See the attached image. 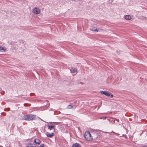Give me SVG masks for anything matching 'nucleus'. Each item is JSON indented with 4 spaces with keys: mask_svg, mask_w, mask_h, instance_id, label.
<instances>
[{
    "mask_svg": "<svg viewBox=\"0 0 147 147\" xmlns=\"http://www.w3.org/2000/svg\"><path fill=\"white\" fill-rule=\"evenodd\" d=\"M73 108V107L71 105H69L67 107V109H72Z\"/></svg>",
    "mask_w": 147,
    "mask_h": 147,
    "instance_id": "13",
    "label": "nucleus"
},
{
    "mask_svg": "<svg viewBox=\"0 0 147 147\" xmlns=\"http://www.w3.org/2000/svg\"><path fill=\"white\" fill-rule=\"evenodd\" d=\"M77 69L75 68H72L71 69V72L72 73H75L76 74L77 73Z\"/></svg>",
    "mask_w": 147,
    "mask_h": 147,
    "instance_id": "9",
    "label": "nucleus"
},
{
    "mask_svg": "<svg viewBox=\"0 0 147 147\" xmlns=\"http://www.w3.org/2000/svg\"><path fill=\"white\" fill-rule=\"evenodd\" d=\"M106 117H102L101 118V119H106Z\"/></svg>",
    "mask_w": 147,
    "mask_h": 147,
    "instance_id": "16",
    "label": "nucleus"
},
{
    "mask_svg": "<svg viewBox=\"0 0 147 147\" xmlns=\"http://www.w3.org/2000/svg\"><path fill=\"white\" fill-rule=\"evenodd\" d=\"M34 142L35 143L34 145L37 144L38 145L40 143V141L39 139L38 138H36L34 139Z\"/></svg>",
    "mask_w": 147,
    "mask_h": 147,
    "instance_id": "5",
    "label": "nucleus"
},
{
    "mask_svg": "<svg viewBox=\"0 0 147 147\" xmlns=\"http://www.w3.org/2000/svg\"><path fill=\"white\" fill-rule=\"evenodd\" d=\"M100 93L101 94L105 95L110 98H112L113 96V94L108 91H100Z\"/></svg>",
    "mask_w": 147,
    "mask_h": 147,
    "instance_id": "2",
    "label": "nucleus"
},
{
    "mask_svg": "<svg viewBox=\"0 0 147 147\" xmlns=\"http://www.w3.org/2000/svg\"><path fill=\"white\" fill-rule=\"evenodd\" d=\"M32 12L33 13L38 14L40 12V10L39 8L35 7L33 8Z\"/></svg>",
    "mask_w": 147,
    "mask_h": 147,
    "instance_id": "3",
    "label": "nucleus"
},
{
    "mask_svg": "<svg viewBox=\"0 0 147 147\" xmlns=\"http://www.w3.org/2000/svg\"><path fill=\"white\" fill-rule=\"evenodd\" d=\"M27 147H36V146H33L32 145V144H29Z\"/></svg>",
    "mask_w": 147,
    "mask_h": 147,
    "instance_id": "14",
    "label": "nucleus"
},
{
    "mask_svg": "<svg viewBox=\"0 0 147 147\" xmlns=\"http://www.w3.org/2000/svg\"><path fill=\"white\" fill-rule=\"evenodd\" d=\"M22 120H28V115H25L24 116L22 117Z\"/></svg>",
    "mask_w": 147,
    "mask_h": 147,
    "instance_id": "8",
    "label": "nucleus"
},
{
    "mask_svg": "<svg viewBox=\"0 0 147 147\" xmlns=\"http://www.w3.org/2000/svg\"><path fill=\"white\" fill-rule=\"evenodd\" d=\"M91 30L94 31H98V30H97V28L94 29H91Z\"/></svg>",
    "mask_w": 147,
    "mask_h": 147,
    "instance_id": "15",
    "label": "nucleus"
},
{
    "mask_svg": "<svg viewBox=\"0 0 147 147\" xmlns=\"http://www.w3.org/2000/svg\"><path fill=\"white\" fill-rule=\"evenodd\" d=\"M5 49H4V47H0V51L2 52H4L5 51Z\"/></svg>",
    "mask_w": 147,
    "mask_h": 147,
    "instance_id": "12",
    "label": "nucleus"
},
{
    "mask_svg": "<svg viewBox=\"0 0 147 147\" xmlns=\"http://www.w3.org/2000/svg\"><path fill=\"white\" fill-rule=\"evenodd\" d=\"M72 147H80V145L76 143L73 145Z\"/></svg>",
    "mask_w": 147,
    "mask_h": 147,
    "instance_id": "11",
    "label": "nucleus"
},
{
    "mask_svg": "<svg viewBox=\"0 0 147 147\" xmlns=\"http://www.w3.org/2000/svg\"><path fill=\"white\" fill-rule=\"evenodd\" d=\"M40 147H44V145L43 144H41L40 145Z\"/></svg>",
    "mask_w": 147,
    "mask_h": 147,
    "instance_id": "17",
    "label": "nucleus"
},
{
    "mask_svg": "<svg viewBox=\"0 0 147 147\" xmlns=\"http://www.w3.org/2000/svg\"><path fill=\"white\" fill-rule=\"evenodd\" d=\"M28 116L29 121L34 120L35 118V115H28Z\"/></svg>",
    "mask_w": 147,
    "mask_h": 147,
    "instance_id": "4",
    "label": "nucleus"
},
{
    "mask_svg": "<svg viewBox=\"0 0 147 147\" xmlns=\"http://www.w3.org/2000/svg\"><path fill=\"white\" fill-rule=\"evenodd\" d=\"M47 127L49 129L51 130L55 128V126L54 125H50L49 124L47 125Z\"/></svg>",
    "mask_w": 147,
    "mask_h": 147,
    "instance_id": "7",
    "label": "nucleus"
},
{
    "mask_svg": "<svg viewBox=\"0 0 147 147\" xmlns=\"http://www.w3.org/2000/svg\"><path fill=\"white\" fill-rule=\"evenodd\" d=\"M46 135L47 137L49 138H52L54 136V134L53 133H50L48 132H46Z\"/></svg>",
    "mask_w": 147,
    "mask_h": 147,
    "instance_id": "6",
    "label": "nucleus"
},
{
    "mask_svg": "<svg viewBox=\"0 0 147 147\" xmlns=\"http://www.w3.org/2000/svg\"><path fill=\"white\" fill-rule=\"evenodd\" d=\"M117 121L119 122V120H117Z\"/></svg>",
    "mask_w": 147,
    "mask_h": 147,
    "instance_id": "18",
    "label": "nucleus"
},
{
    "mask_svg": "<svg viewBox=\"0 0 147 147\" xmlns=\"http://www.w3.org/2000/svg\"><path fill=\"white\" fill-rule=\"evenodd\" d=\"M85 138L89 141H92L93 140V137L91 136L90 133L88 131H86L84 134Z\"/></svg>",
    "mask_w": 147,
    "mask_h": 147,
    "instance_id": "1",
    "label": "nucleus"
},
{
    "mask_svg": "<svg viewBox=\"0 0 147 147\" xmlns=\"http://www.w3.org/2000/svg\"><path fill=\"white\" fill-rule=\"evenodd\" d=\"M125 18L126 20H130L131 18V16L129 15H127L125 16Z\"/></svg>",
    "mask_w": 147,
    "mask_h": 147,
    "instance_id": "10",
    "label": "nucleus"
}]
</instances>
